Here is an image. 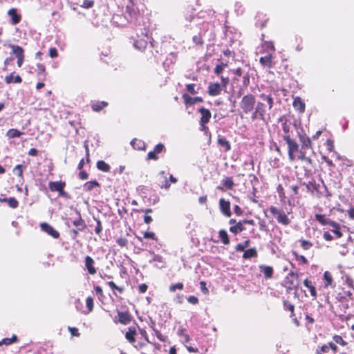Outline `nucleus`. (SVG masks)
<instances>
[{"mask_svg": "<svg viewBox=\"0 0 354 354\" xmlns=\"http://www.w3.org/2000/svg\"><path fill=\"white\" fill-rule=\"evenodd\" d=\"M183 99L186 104L192 105L197 102H203V99L201 97H192L187 94L183 95Z\"/></svg>", "mask_w": 354, "mask_h": 354, "instance_id": "nucleus-28", "label": "nucleus"}, {"mask_svg": "<svg viewBox=\"0 0 354 354\" xmlns=\"http://www.w3.org/2000/svg\"><path fill=\"white\" fill-rule=\"evenodd\" d=\"M333 340L337 343V344H339L342 346H345L346 345V342L345 340H344V339L340 336V335H335L333 337Z\"/></svg>", "mask_w": 354, "mask_h": 354, "instance_id": "nucleus-57", "label": "nucleus"}, {"mask_svg": "<svg viewBox=\"0 0 354 354\" xmlns=\"http://www.w3.org/2000/svg\"><path fill=\"white\" fill-rule=\"evenodd\" d=\"M187 91L192 95L197 93V91L195 90V84H188L186 85Z\"/></svg>", "mask_w": 354, "mask_h": 354, "instance_id": "nucleus-62", "label": "nucleus"}, {"mask_svg": "<svg viewBox=\"0 0 354 354\" xmlns=\"http://www.w3.org/2000/svg\"><path fill=\"white\" fill-rule=\"evenodd\" d=\"M223 88H225L229 84L228 77L221 76V83H219Z\"/></svg>", "mask_w": 354, "mask_h": 354, "instance_id": "nucleus-63", "label": "nucleus"}, {"mask_svg": "<svg viewBox=\"0 0 354 354\" xmlns=\"http://www.w3.org/2000/svg\"><path fill=\"white\" fill-rule=\"evenodd\" d=\"M100 187V183L96 180H93L85 183L83 185V189L85 192H91L94 188Z\"/></svg>", "mask_w": 354, "mask_h": 354, "instance_id": "nucleus-31", "label": "nucleus"}, {"mask_svg": "<svg viewBox=\"0 0 354 354\" xmlns=\"http://www.w3.org/2000/svg\"><path fill=\"white\" fill-rule=\"evenodd\" d=\"M9 47L12 50V53L15 55L17 59V66L21 67L25 59L24 50L22 47L18 45L10 44Z\"/></svg>", "mask_w": 354, "mask_h": 354, "instance_id": "nucleus-10", "label": "nucleus"}, {"mask_svg": "<svg viewBox=\"0 0 354 354\" xmlns=\"http://www.w3.org/2000/svg\"><path fill=\"white\" fill-rule=\"evenodd\" d=\"M133 317L129 310L121 311L117 310V316L113 318L115 324H120L122 325H128L130 324Z\"/></svg>", "mask_w": 354, "mask_h": 354, "instance_id": "nucleus-6", "label": "nucleus"}, {"mask_svg": "<svg viewBox=\"0 0 354 354\" xmlns=\"http://www.w3.org/2000/svg\"><path fill=\"white\" fill-rule=\"evenodd\" d=\"M137 335V330L135 326H129L125 333V338L130 344L136 342V335Z\"/></svg>", "mask_w": 354, "mask_h": 354, "instance_id": "nucleus-20", "label": "nucleus"}, {"mask_svg": "<svg viewBox=\"0 0 354 354\" xmlns=\"http://www.w3.org/2000/svg\"><path fill=\"white\" fill-rule=\"evenodd\" d=\"M304 285L309 289V291H310V295L312 296V297L313 299H316L317 298V290H316V288L314 286V285L313 284L312 281L310 280H309L308 279H306L304 281Z\"/></svg>", "mask_w": 354, "mask_h": 354, "instance_id": "nucleus-29", "label": "nucleus"}, {"mask_svg": "<svg viewBox=\"0 0 354 354\" xmlns=\"http://www.w3.org/2000/svg\"><path fill=\"white\" fill-rule=\"evenodd\" d=\"M223 187L229 190H231L233 189L234 186V183L232 177H225L223 179Z\"/></svg>", "mask_w": 354, "mask_h": 354, "instance_id": "nucleus-40", "label": "nucleus"}, {"mask_svg": "<svg viewBox=\"0 0 354 354\" xmlns=\"http://www.w3.org/2000/svg\"><path fill=\"white\" fill-rule=\"evenodd\" d=\"M299 242L301 243V247L304 250H308L310 248L313 247V243L309 241H306V240H304V239H300Z\"/></svg>", "mask_w": 354, "mask_h": 354, "instance_id": "nucleus-52", "label": "nucleus"}, {"mask_svg": "<svg viewBox=\"0 0 354 354\" xmlns=\"http://www.w3.org/2000/svg\"><path fill=\"white\" fill-rule=\"evenodd\" d=\"M281 129L283 131L282 138L286 143L294 140L292 138L293 130L292 124L286 119L281 124Z\"/></svg>", "mask_w": 354, "mask_h": 354, "instance_id": "nucleus-9", "label": "nucleus"}, {"mask_svg": "<svg viewBox=\"0 0 354 354\" xmlns=\"http://www.w3.org/2000/svg\"><path fill=\"white\" fill-rule=\"evenodd\" d=\"M23 134L22 132L17 129H10L7 131L6 136L9 138H19Z\"/></svg>", "mask_w": 354, "mask_h": 354, "instance_id": "nucleus-44", "label": "nucleus"}, {"mask_svg": "<svg viewBox=\"0 0 354 354\" xmlns=\"http://www.w3.org/2000/svg\"><path fill=\"white\" fill-rule=\"evenodd\" d=\"M230 202L225 201L224 198L219 200V209L221 213L226 217H230L232 216V212L230 209Z\"/></svg>", "mask_w": 354, "mask_h": 354, "instance_id": "nucleus-12", "label": "nucleus"}, {"mask_svg": "<svg viewBox=\"0 0 354 354\" xmlns=\"http://www.w3.org/2000/svg\"><path fill=\"white\" fill-rule=\"evenodd\" d=\"M14 73L15 72H12L5 77L4 80L7 84H10L12 83L20 84L22 82V78L21 77V76L17 75L14 77Z\"/></svg>", "mask_w": 354, "mask_h": 354, "instance_id": "nucleus-25", "label": "nucleus"}, {"mask_svg": "<svg viewBox=\"0 0 354 354\" xmlns=\"http://www.w3.org/2000/svg\"><path fill=\"white\" fill-rule=\"evenodd\" d=\"M299 140L301 144L299 154L297 155V160L306 162L312 165L313 160L310 157L306 156V151L313 149V145L310 138L305 133L299 134Z\"/></svg>", "mask_w": 354, "mask_h": 354, "instance_id": "nucleus-2", "label": "nucleus"}, {"mask_svg": "<svg viewBox=\"0 0 354 354\" xmlns=\"http://www.w3.org/2000/svg\"><path fill=\"white\" fill-rule=\"evenodd\" d=\"M198 112L201 114L200 123H208L211 119L212 113L210 111L204 107H201L198 109Z\"/></svg>", "mask_w": 354, "mask_h": 354, "instance_id": "nucleus-21", "label": "nucleus"}, {"mask_svg": "<svg viewBox=\"0 0 354 354\" xmlns=\"http://www.w3.org/2000/svg\"><path fill=\"white\" fill-rule=\"evenodd\" d=\"M258 256L257 251L255 248H252L244 251L243 258L248 259L251 258H255Z\"/></svg>", "mask_w": 354, "mask_h": 354, "instance_id": "nucleus-35", "label": "nucleus"}, {"mask_svg": "<svg viewBox=\"0 0 354 354\" xmlns=\"http://www.w3.org/2000/svg\"><path fill=\"white\" fill-rule=\"evenodd\" d=\"M148 45V37L145 35L142 38L137 39L134 41V46L140 50H145Z\"/></svg>", "mask_w": 354, "mask_h": 354, "instance_id": "nucleus-24", "label": "nucleus"}, {"mask_svg": "<svg viewBox=\"0 0 354 354\" xmlns=\"http://www.w3.org/2000/svg\"><path fill=\"white\" fill-rule=\"evenodd\" d=\"M108 102L105 101H95L91 104V109L95 112H100L108 106Z\"/></svg>", "mask_w": 354, "mask_h": 354, "instance_id": "nucleus-26", "label": "nucleus"}, {"mask_svg": "<svg viewBox=\"0 0 354 354\" xmlns=\"http://www.w3.org/2000/svg\"><path fill=\"white\" fill-rule=\"evenodd\" d=\"M19 341V339L16 335H12V337L3 338L1 341H0V346L5 345H10L13 343H16Z\"/></svg>", "mask_w": 354, "mask_h": 354, "instance_id": "nucleus-42", "label": "nucleus"}, {"mask_svg": "<svg viewBox=\"0 0 354 354\" xmlns=\"http://www.w3.org/2000/svg\"><path fill=\"white\" fill-rule=\"evenodd\" d=\"M283 306L284 310L290 312V317L293 318L295 316V306L290 301L288 300H283Z\"/></svg>", "mask_w": 354, "mask_h": 354, "instance_id": "nucleus-30", "label": "nucleus"}, {"mask_svg": "<svg viewBox=\"0 0 354 354\" xmlns=\"http://www.w3.org/2000/svg\"><path fill=\"white\" fill-rule=\"evenodd\" d=\"M68 330H69L71 336L80 337V333H79L77 328L68 326Z\"/></svg>", "mask_w": 354, "mask_h": 354, "instance_id": "nucleus-61", "label": "nucleus"}, {"mask_svg": "<svg viewBox=\"0 0 354 354\" xmlns=\"http://www.w3.org/2000/svg\"><path fill=\"white\" fill-rule=\"evenodd\" d=\"M158 154V153L154 152V150H153L151 151H149L147 153V160H157L158 159V156H157Z\"/></svg>", "mask_w": 354, "mask_h": 354, "instance_id": "nucleus-60", "label": "nucleus"}, {"mask_svg": "<svg viewBox=\"0 0 354 354\" xmlns=\"http://www.w3.org/2000/svg\"><path fill=\"white\" fill-rule=\"evenodd\" d=\"M217 143L225 152H227L231 149L230 142L225 137L221 135H218L217 137Z\"/></svg>", "mask_w": 354, "mask_h": 354, "instance_id": "nucleus-23", "label": "nucleus"}, {"mask_svg": "<svg viewBox=\"0 0 354 354\" xmlns=\"http://www.w3.org/2000/svg\"><path fill=\"white\" fill-rule=\"evenodd\" d=\"M218 236L221 241V242L224 245H229L230 243V240L228 236L227 232L225 230H220L218 232Z\"/></svg>", "mask_w": 354, "mask_h": 354, "instance_id": "nucleus-37", "label": "nucleus"}, {"mask_svg": "<svg viewBox=\"0 0 354 354\" xmlns=\"http://www.w3.org/2000/svg\"><path fill=\"white\" fill-rule=\"evenodd\" d=\"M107 284L109 286V288L113 290V294L115 295H116L115 291H118L120 294H122L124 292V287L117 286L113 281H109Z\"/></svg>", "mask_w": 354, "mask_h": 354, "instance_id": "nucleus-38", "label": "nucleus"}, {"mask_svg": "<svg viewBox=\"0 0 354 354\" xmlns=\"http://www.w3.org/2000/svg\"><path fill=\"white\" fill-rule=\"evenodd\" d=\"M48 55L51 58H55L58 57V52L56 48L53 47L49 49Z\"/></svg>", "mask_w": 354, "mask_h": 354, "instance_id": "nucleus-64", "label": "nucleus"}, {"mask_svg": "<svg viewBox=\"0 0 354 354\" xmlns=\"http://www.w3.org/2000/svg\"><path fill=\"white\" fill-rule=\"evenodd\" d=\"M93 0H84L82 4V7L84 8H91L94 6Z\"/></svg>", "mask_w": 354, "mask_h": 354, "instance_id": "nucleus-58", "label": "nucleus"}, {"mask_svg": "<svg viewBox=\"0 0 354 354\" xmlns=\"http://www.w3.org/2000/svg\"><path fill=\"white\" fill-rule=\"evenodd\" d=\"M329 225L333 227L331 231L335 234L337 238L339 239L343 236V234L341 232L340 225L338 223L333 221Z\"/></svg>", "mask_w": 354, "mask_h": 354, "instance_id": "nucleus-34", "label": "nucleus"}, {"mask_svg": "<svg viewBox=\"0 0 354 354\" xmlns=\"http://www.w3.org/2000/svg\"><path fill=\"white\" fill-rule=\"evenodd\" d=\"M274 106V99L271 95L261 93L259 100L257 102L254 111L251 114L252 120H259L268 123L270 119L268 111Z\"/></svg>", "mask_w": 354, "mask_h": 354, "instance_id": "nucleus-1", "label": "nucleus"}, {"mask_svg": "<svg viewBox=\"0 0 354 354\" xmlns=\"http://www.w3.org/2000/svg\"><path fill=\"white\" fill-rule=\"evenodd\" d=\"M72 223L74 226H75L78 228V230H83L86 227L84 220L82 219V218L79 212H78V218L75 220L72 221Z\"/></svg>", "mask_w": 354, "mask_h": 354, "instance_id": "nucleus-33", "label": "nucleus"}, {"mask_svg": "<svg viewBox=\"0 0 354 354\" xmlns=\"http://www.w3.org/2000/svg\"><path fill=\"white\" fill-rule=\"evenodd\" d=\"M6 203L13 209H15L19 206V202L15 197L8 198V200H6Z\"/></svg>", "mask_w": 354, "mask_h": 354, "instance_id": "nucleus-51", "label": "nucleus"}, {"mask_svg": "<svg viewBox=\"0 0 354 354\" xmlns=\"http://www.w3.org/2000/svg\"><path fill=\"white\" fill-rule=\"evenodd\" d=\"M160 175L163 178V182L161 184H159V187L161 189H167L170 187V183L169 182V180L167 178V177L165 176V171H161Z\"/></svg>", "mask_w": 354, "mask_h": 354, "instance_id": "nucleus-47", "label": "nucleus"}, {"mask_svg": "<svg viewBox=\"0 0 354 354\" xmlns=\"http://www.w3.org/2000/svg\"><path fill=\"white\" fill-rule=\"evenodd\" d=\"M242 82H243V86L247 87L249 86V84L250 83V75L248 73H246L243 75Z\"/></svg>", "mask_w": 354, "mask_h": 354, "instance_id": "nucleus-59", "label": "nucleus"}, {"mask_svg": "<svg viewBox=\"0 0 354 354\" xmlns=\"http://www.w3.org/2000/svg\"><path fill=\"white\" fill-rule=\"evenodd\" d=\"M255 96L252 93L244 95L240 102V108L245 114L252 113L256 105Z\"/></svg>", "mask_w": 354, "mask_h": 354, "instance_id": "nucleus-3", "label": "nucleus"}, {"mask_svg": "<svg viewBox=\"0 0 354 354\" xmlns=\"http://www.w3.org/2000/svg\"><path fill=\"white\" fill-rule=\"evenodd\" d=\"M259 270L263 273V277L266 279H270L273 277L274 269L270 266L260 265L259 266Z\"/></svg>", "mask_w": 354, "mask_h": 354, "instance_id": "nucleus-19", "label": "nucleus"}, {"mask_svg": "<svg viewBox=\"0 0 354 354\" xmlns=\"http://www.w3.org/2000/svg\"><path fill=\"white\" fill-rule=\"evenodd\" d=\"M325 146H326V149L329 152H335V145H334V142L333 140L327 139L325 142Z\"/></svg>", "mask_w": 354, "mask_h": 354, "instance_id": "nucleus-53", "label": "nucleus"}, {"mask_svg": "<svg viewBox=\"0 0 354 354\" xmlns=\"http://www.w3.org/2000/svg\"><path fill=\"white\" fill-rule=\"evenodd\" d=\"M300 285L299 274L296 272H290L285 278V286L288 291L297 290Z\"/></svg>", "mask_w": 354, "mask_h": 354, "instance_id": "nucleus-4", "label": "nucleus"}, {"mask_svg": "<svg viewBox=\"0 0 354 354\" xmlns=\"http://www.w3.org/2000/svg\"><path fill=\"white\" fill-rule=\"evenodd\" d=\"M66 187L65 181H50L48 188L50 192H57L59 196L66 198L67 193L64 191Z\"/></svg>", "mask_w": 354, "mask_h": 354, "instance_id": "nucleus-7", "label": "nucleus"}, {"mask_svg": "<svg viewBox=\"0 0 354 354\" xmlns=\"http://www.w3.org/2000/svg\"><path fill=\"white\" fill-rule=\"evenodd\" d=\"M244 223H243V220L239 221L236 225H232L230 227V231L234 234H237L245 230V227L243 226Z\"/></svg>", "mask_w": 354, "mask_h": 354, "instance_id": "nucleus-32", "label": "nucleus"}, {"mask_svg": "<svg viewBox=\"0 0 354 354\" xmlns=\"http://www.w3.org/2000/svg\"><path fill=\"white\" fill-rule=\"evenodd\" d=\"M277 192L281 200H283L286 198L285 192L281 184L277 185Z\"/></svg>", "mask_w": 354, "mask_h": 354, "instance_id": "nucleus-54", "label": "nucleus"}, {"mask_svg": "<svg viewBox=\"0 0 354 354\" xmlns=\"http://www.w3.org/2000/svg\"><path fill=\"white\" fill-rule=\"evenodd\" d=\"M24 168H25V167L23 166L22 165H17L14 167V169L12 170L13 173L15 175H17L18 177H19L20 180H24L23 173H24Z\"/></svg>", "mask_w": 354, "mask_h": 354, "instance_id": "nucleus-41", "label": "nucleus"}, {"mask_svg": "<svg viewBox=\"0 0 354 354\" xmlns=\"http://www.w3.org/2000/svg\"><path fill=\"white\" fill-rule=\"evenodd\" d=\"M8 15L10 17V24L12 25H17L21 20V15L18 13V10L15 8H10L8 11Z\"/></svg>", "mask_w": 354, "mask_h": 354, "instance_id": "nucleus-16", "label": "nucleus"}, {"mask_svg": "<svg viewBox=\"0 0 354 354\" xmlns=\"http://www.w3.org/2000/svg\"><path fill=\"white\" fill-rule=\"evenodd\" d=\"M131 145L135 149L142 150L145 149V145L140 140L134 138L131 140Z\"/></svg>", "mask_w": 354, "mask_h": 354, "instance_id": "nucleus-43", "label": "nucleus"}, {"mask_svg": "<svg viewBox=\"0 0 354 354\" xmlns=\"http://www.w3.org/2000/svg\"><path fill=\"white\" fill-rule=\"evenodd\" d=\"M180 335L183 337V343L186 346L187 350L189 353H198V349L196 347L189 346L187 344L190 341L189 335L186 333L184 330H181Z\"/></svg>", "mask_w": 354, "mask_h": 354, "instance_id": "nucleus-18", "label": "nucleus"}, {"mask_svg": "<svg viewBox=\"0 0 354 354\" xmlns=\"http://www.w3.org/2000/svg\"><path fill=\"white\" fill-rule=\"evenodd\" d=\"M116 243L119 246L124 248L127 247L128 244V240L124 237H120L116 240Z\"/></svg>", "mask_w": 354, "mask_h": 354, "instance_id": "nucleus-56", "label": "nucleus"}, {"mask_svg": "<svg viewBox=\"0 0 354 354\" xmlns=\"http://www.w3.org/2000/svg\"><path fill=\"white\" fill-rule=\"evenodd\" d=\"M37 68L38 70V75L40 76L39 79L41 80L42 81L46 80V76H47V73L46 71L45 66L42 64H37Z\"/></svg>", "mask_w": 354, "mask_h": 354, "instance_id": "nucleus-39", "label": "nucleus"}, {"mask_svg": "<svg viewBox=\"0 0 354 354\" xmlns=\"http://www.w3.org/2000/svg\"><path fill=\"white\" fill-rule=\"evenodd\" d=\"M324 287L328 288L332 284L333 277L329 271H326L324 274Z\"/></svg>", "mask_w": 354, "mask_h": 354, "instance_id": "nucleus-45", "label": "nucleus"}, {"mask_svg": "<svg viewBox=\"0 0 354 354\" xmlns=\"http://www.w3.org/2000/svg\"><path fill=\"white\" fill-rule=\"evenodd\" d=\"M86 306L88 310L87 313H89L93 310L94 304L93 298L92 297L89 296L86 299Z\"/></svg>", "mask_w": 354, "mask_h": 354, "instance_id": "nucleus-48", "label": "nucleus"}, {"mask_svg": "<svg viewBox=\"0 0 354 354\" xmlns=\"http://www.w3.org/2000/svg\"><path fill=\"white\" fill-rule=\"evenodd\" d=\"M292 254L295 256V259L299 263L303 265H308V261L304 255H299L297 252H292Z\"/></svg>", "mask_w": 354, "mask_h": 354, "instance_id": "nucleus-46", "label": "nucleus"}, {"mask_svg": "<svg viewBox=\"0 0 354 354\" xmlns=\"http://www.w3.org/2000/svg\"><path fill=\"white\" fill-rule=\"evenodd\" d=\"M272 54V53H268L265 56L260 57L259 62L263 67L268 68L273 67L274 63L273 62L274 56Z\"/></svg>", "mask_w": 354, "mask_h": 354, "instance_id": "nucleus-15", "label": "nucleus"}, {"mask_svg": "<svg viewBox=\"0 0 354 354\" xmlns=\"http://www.w3.org/2000/svg\"><path fill=\"white\" fill-rule=\"evenodd\" d=\"M96 167L98 170L103 172H109L111 171V167L104 160H98L96 163Z\"/></svg>", "mask_w": 354, "mask_h": 354, "instance_id": "nucleus-36", "label": "nucleus"}, {"mask_svg": "<svg viewBox=\"0 0 354 354\" xmlns=\"http://www.w3.org/2000/svg\"><path fill=\"white\" fill-rule=\"evenodd\" d=\"M263 48H266L268 53H274L275 52V47L272 41H265L262 46Z\"/></svg>", "mask_w": 354, "mask_h": 354, "instance_id": "nucleus-50", "label": "nucleus"}, {"mask_svg": "<svg viewBox=\"0 0 354 354\" xmlns=\"http://www.w3.org/2000/svg\"><path fill=\"white\" fill-rule=\"evenodd\" d=\"M315 218L322 225H329L333 221L326 215L322 214H315Z\"/></svg>", "mask_w": 354, "mask_h": 354, "instance_id": "nucleus-27", "label": "nucleus"}, {"mask_svg": "<svg viewBox=\"0 0 354 354\" xmlns=\"http://www.w3.org/2000/svg\"><path fill=\"white\" fill-rule=\"evenodd\" d=\"M183 288H184V284L182 282H178L175 284H171L169 286V290L171 292H174L177 290H182Z\"/></svg>", "mask_w": 354, "mask_h": 354, "instance_id": "nucleus-49", "label": "nucleus"}, {"mask_svg": "<svg viewBox=\"0 0 354 354\" xmlns=\"http://www.w3.org/2000/svg\"><path fill=\"white\" fill-rule=\"evenodd\" d=\"M224 88L218 82H211L207 87V93L210 96H216L221 93Z\"/></svg>", "mask_w": 354, "mask_h": 354, "instance_id": "nucleus-13", "label": "nucleus"}, {"mask_svg": "<svg viewBox=\"0 0 354 354\" xmlns=\"http://www.w3.org/2000/svg\"><path fill=\"white\" fill-rule=\"evenodd\" d=\"M84 263L87 272L89 274L94 275L96 274L97 270L95 267V261L91 257L87 255L85 257Z\"/></svg>", "mask_w": 354, "mask_h": 354, "instance_id": "nucleus-17", "label": "nucleus"}, {"mask_svg": "<svg viewBox=\"0 0 354 354\" xmlns=\"http://www.w3.org/2000/svg\"><path fill=\"white\" fill-rule=\"evenodd\" d=\"M288 145V155L290 161L292 162L297 159V155L299 154V147L298 143L294 139L286 143Z\"/></svg>", "mask_w": 354, "mask_h": 354, "instance_id": "nucleus-8", "label": "nucleus"}, {"mask_svg": "<svg viewBox=\"0 0 354 354\" xmlns=\"http://www.w3.org/2000/svg\"><path fill=\"white\" fill-rule=\"evenodd\" d=\"M269 211L273 216H276L279 223L286 226L290 223V219L283 211L277 209L274 206H270Z\"/></svg>", "mask_w": 354, "mask_h": 354, "instance_id": "nucleus-5", "label": "nucleus"}, {"mask_svg": "<svg viewBox=\"0 0 354 354\" xmlns=\"http://www.w3.org/2000/svg\"><path fill=\"white\" fill-rule=\"evenodd\" d=\"M138 14V11L136 8L135 4L132 0H129V3L126 6L125 11L124 12L125 18L129 21L136 19Z\"/></svg>", "mask_w": 354, "mask_h": 354, "instance_id": "nucleus-11", "label": "nucleus"}, {"mask_svg": "<svg viewBox=\"0 0 354 354\" xmlns=\"http://www.w3.org/2000/svg\"><path fill=\"white\" fill-rule=\"evenodd\" d=\"M292 105L294 109L299 113H301L305 111L306 104L300 97H296L294 98Z\"/></svg>", "mask_w": 354, "mask_h": 354, "instance_id": "nucleus-22", "label": "nucleus"}, {"mask_svg": "<svg viewBox=\"0 0 354 354\" xmlns=\"http://www.w3.org/2000/svg\"><path fill=\"white\" fill-rule=\"evenodd\" d=\"M40 227L44 232L54 239H58L60 236L59 232L47 223H41Z\"/></svg>", "mask_w": 354, "mask_h": 354, "instance_id": "nucleus-14", "label": "nucleus"}, {"mask_svg": "<svg viewBox=\"0 0 354 354\" xmlns=\"http://www.w3.org/2000/svg\"><path fill=\"white\" fill-rule=\"evenodd\" d=\"M143 238L150 239L154 240L156 241H158V237L156 236L155 233L153 232H145L143 233Z\"/></svg>", "mask_w": 354, "mask_h": 354, "instance_id": "nucleus-55", "label": "nucleus"}]
</instances>
